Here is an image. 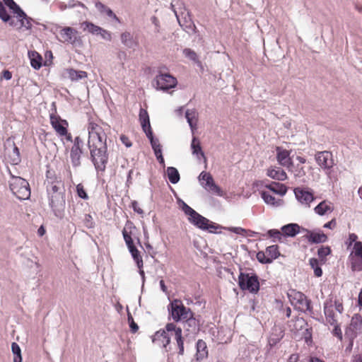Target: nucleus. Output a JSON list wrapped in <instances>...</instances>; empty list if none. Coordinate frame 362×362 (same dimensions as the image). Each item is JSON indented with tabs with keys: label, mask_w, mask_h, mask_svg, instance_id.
I'll return each mask as SVG.
<instances>
[{
	"label": "nucleus",
	"mask_w": 362,
	"mask_h": 362,
	"mask_svg": "<svg viewBox=\"0 0 362 362\" xmlns=\"http://www.w3.org/2000/svg\"><path fill=\"white\" fill-rule=\"evenodd\" d=\"M179 206L187 216L188 221L196 228L211 233L221 234L222 226L217 224L202 216L184 201H178Z\"/></svg>",
	"instance_id": "nucleus-1"
},
{
	"label": "nucleus",
	"mask_w": 362,
	"mask_h": 362,
	"mask_svg": "<svg viewBox=\"0 0 362 362\" xmlns=\"http://www.w3.org/2000/svg\"><path fill=\"white\" fill-rule=\"evenodd\" d=\"M174 335L179 348V354L184 353V342L182 337V329L174 323H168L165 329L157 331L152 336V341L160 347L165 348L170 341V337Z\"/></svg>",
	"instance_id": "nucleus-2"
},
{
	"label": "nucleus",
	"mask_w": 362,
	"mask_h": 362,
	"mask_svg": "<svg viewBox=\"0 0 362 362\" xmlns=\"http://www.w3.org/2000/svg\"><path fill=\"white\" fill-rule=\"evenodd\" d=\"M0 19L14 28L23 27V9L13 0L0 1Z\"/></svg>",
	"instance_id": "nucleus-3"
},
{
	"label": "nucleus",
	"mask_w": 362,
	"mask_h": 362,
	"mask_svg": "<svg viewBox=\"0 0 362 362\" xmlns=\"http://www.w3.org/2000/svg\"><path fill=\"white\" fill-rule=\"evenodd\" d=\"M88 132L87 146L88 148L106 147L107 134L103 125L89 119L86 125Z\"/></svg>",
	"instance_id": "nucleus-4"
},
{
	"label": "nucleus",
	"mask_w": 362,
	"mask_h": 362,
	"mask_svg": "<svg viewBox=\"0 0 362 362\" xmlns=\"http://www.w3.org/2000/svg\"><path fill=\"white\" fill-rule=\"evenodd\" d=\"M170 315L176 322L186 320L189 324H196L193 313L180 300L175 299L170 303Z\"/></svg>",
	"instance_id": "nucleus-5"
},
{
	"label": "nucleus",
	"mask_w": 362,
	"mask_h": 362,
	"mask_svg": "<svg viewBox=\"0 0 362 362\" xmlns=\"http://www.w3.org/2000/svg\"><path fill=\"white\" fill-rule=\"evenodd\" d=\"M238 285L241 290L257 293L259 290L258 276L255 273L240 272L238 276Z\"/></svg>",
	"instance_id": "nucleus-6"
},
{
	"label": "nucleus",
	"mask_w": 362,
	"mask_h": 362,
	"mask_svg": "<svg viewBox=\"0 0 362 362\" xmlns=\"http://www.w3.org/2000/svg\"><path fill=\"white\" fill-rule=\"evenodd\" d=\"M90 158L97 172H104L108 160L107 146L89 148Z\"/></svg>",
	"instance_id": "nucleus-7"
},
{
	"label": "nucleus",
	"mask_w": 362,
	"mask_h": 362,
	"mask_svg": "<svg viewBox=\"0 0 362 362\" xmlns=\"http://www.w3.org/2000/svg\"><path fill=\"white\" fill-rule=\"evenodd\" d=\"M50 124L63 142L64 140L69 142L72 141L71 134L68 132L69 124L66 120L62 119L59 116L51 115Z\"/></svg>",
	"instance_id": "nucleus-8"
},
{
	"label": "nucleus",
	"mask_w": 362,
	"mask_h": 362,
	"mask_svg": "<svg viewBox=\"0 0 362 362\" xmlns=\"http://www.w3.org/2000/svg\"><path fill=\"white\" fill-rule=\"evenodd\" d=\"M348 263L352 272L362 271V243H357L351 247Z\"/></svg>",
	"instance_id": "nucleus-9"
},
{
	"label": "nucleus",
	"mask_w": 362,
	"mask_h": 362,
	"mask_svg": "<svg viewBox=\"0 0 362 362\" xmlns=\"http://www.w3.org/2000/svg\"><path fill=\"white\" fill-rule=\"evenodd\" d=\"M288 298L291 305L296 309L303 312L311 310L310 302L303 293L296 290H291L288 293Z\"/></svg>",
	"instance_id": "nucleus-10"
},
{
	"label": "nucleus",
	"mask_w": 362,
	"mask_h": 362,
	"mask_svg": "<svg viewBox=\"0 0 362 362\" xmlns=\"http://www.w3.org/2000/svg\"><path fill=\"white\" fill-rule=\"evenodd\" d=\"M198 181L199 185L207 192L216 194L217 196L222 197L223 193L219 186H218L211 175L206 172L202 171L198 176Z\"/></svg>",
	"instance_id": "nucleus-11"
},
{
	"label": "nucleus",
	"mask_w": 362,
	"mask_h": 362,
	"mask_svg": "<svg viewBox=\"0 0 362 362\" xmlns=\"http://www.w3.org/2000/svg\"><path fill=\"white\" fill-rule=\"evenodd\" d=\"M362 333V316L358 314H354L349 326L345 330V337L349 339L351 344H353L354 340Z\"/></svg>",
	"instance_id": "nucleus-12"
},
{
	"label": "nucleus",
	"mask_w": 362,
	"mask_h": 362,
	"mask_svg": "<svg viewBox=\"0 0 362 362\" xmlns=\"http://www.w3.org/2000/svg\"><path fill=\"white\" fill-rule=\"evenodd\" d=\"M293 192L296 200L303 208H310L315 199L313 190L309 188L296 187Z\"/></svg>",
	"instance_id": "nucleus-13"
},
{
	"label": "nucleus",
	"mask_w": 362,
	"mask_h": 362,
	"mask_svg": "<svg viewBox=\"0 0 362 362\" xmlns=\"http://www.w3.org/2000/svg\"><path fill=\"white\" fill-rule=\"evenodd\" d=\"M177 21L180 25L188 33H196L197 27L194 25L189 12L185 8H181V11H175Z\"/></svg>",
	"instance_id": "nucleus-14"
},
{
	"label": "nucleus",
	"mask_w": 362,
	"mask_h": 362,
	"mask_svg": "<svg viewBox=\"0 0 362 362\" xmlns=\"http://www.w3.org/2000/svg\"><path fill=\"white\" fill-rule=\"evenodd\" d=\"M155 88L157 90L167 91L174 88L177 84V78L169 74H159L155 78Z\"/></svg>",
	"instance_id": "nucleus-15"
},
{
	"label": "nucleus",
	"mask_w": 362,
	"mask_h": 362,
	"mask_svg": "<svg viewBox=\"0 0 362 362\" xmlns=\"http://www.w3.org/2000/svg\"><path fill=\"white\" fill-rule=\"evenodd\" d=\"M80 28L84 32L93 35L100 36L103 39L110 40L111 34L109 31L94 23L85 21L80 23Z\"/></svg>",
	"instance_id": "nucleus-16"
},
{
	"label": "nucleus",
	"mask_w": 362,
	"mask_h": 362,
	"mask_svg": "<svg viewBox=\"0 0 362 362\" xmlns=\"http://www.w3.org/2000/svg\"><path fill=\"white\" fill-rule=\"evenodd\" d=\"M46 189L48 196L57 194V193H64L61 191L63 186L62 181L60 177H57L50 171L47 172V178L45 180Z\"/></svg>",
	"instance_id": "nucleus-17"
},
{
	"label": "nucleus",
	"mask_w": 362,
	"mask_h": 362,
	"mask_svg": "<svg viewBox=\"0 0 362 362\" xmlns=\"http://www.w3.org/2000/svg\"><path fill=\"white\" fill-rule=\"evenodd\" d=\"M59 35L60 40L64 43L74 45L81 42V38L78 32L71 27L63 28L60 30Z\"/></svg>",
	"instance_id": "nucleus-18"
},
{
	"label": "nucleus",
	"mask_w": 362,
	"mask_h": 362,
	"mask_svg": "<svg viewBox=\"0 0 362 362\" xmlns=\"http://www.w3.org/2000/svg\"><path fill=\"white\" fill-rule=\"evenodd\" d=\"M49 204L52 208L54 215L57 217H62L65 208L64 193H57L48 196Z\"/></svg>",
	"instance_id": "nucleus-19"
},
{
	"label": "nucleus",
	"mask_w": 362,
	"mask_h": 362,
	"mask_svg": "<svg viewBox=\"0 0 362 362\" xmlns=\"http://www.w3.org/2000/svg\"><path fill=\"white\" fill-rule=\"evenodd\" d=\"M5 155L11 165H16L21 162L19 148L11 139L5 143Z\"/></svg>",
	"instance_id": "nucleus-20"
},
{
	"label": "nucleus",
	"mask_w": 362,
	"mask_h": 362,
	"mask_svg": "<svg viewBox=\"0 0 362 362\" xmlns=\"http://www.w3.org/2000/svg\"><path fill=\"white\" fill-rule=\"evenodd\" d=\"M82 146V139L79 136H76L74 140V144L70 152L71 160L74 167H78L81 165V157L83 153Z\"/></svg>",
	"instance_id": "nucleus-21"
},
{
	"label": "nucleus",
	"mask_w": 362,
	"mask_h": 362,
	"mask_svg": "<svg viewBox=\"0 0 362 362\" xmlns=\"http://www.w3.org/2000/svg\"><path fill=\"white\" fill-rule=\"evenodd\" d=\"M315 158L318 165L324 170H329L334 165L332 153L327 151L317 153Z\"/></svg>",
	"instance_id": "nucleus-22"
},
{
	"label": "nucleus",
	"mask_w": 362,
	"mask_h": 362,
	"mask_svg": "<svg viewBox=\"0 0 362 362\" xmlns=\"http://www.w3.org/2000/svg\"><path fill=\"white\" fill-rule=\"evenodd\" d=\"M9 174L11 176V180L9 182L11 191L17 197V199L23 200L21 192V189L23 187V177L13 173L11 170H9Z\"/></svg>",
	"instance_id": "nucleus-23"
},
{
	"label": "nucleus",
	"mask_w": 362,
	"mask_h": 362,
	"mask_svg": "<svg viewBox=\"0 0 362 362\" xmlns=\"http://www.w3.org/2000/svg\"><path fill=\"white\" fill-rule=\"evenodd\" d=\"M276 158L278 163L286 168L292 167L293 161L290 156L291 152L282 147L277 146L276 148Z\"/></svg>",
	"instance_id": "nucleus-24"
},
{
	"label": "nucleus",
	"mask_w": 362,
	"mask_h": 362,
	"mask_svg": "<svg viewBox=\"0 0 362 362\" xmlns=\"http://www.w3.org/2000/svg\"><path fill=\"white\" fill-rule=\"evenodd\" d=\"M190 148L192 155L196 157L198 162L204 163L206 167L207 159L201 146L200 141L196 136H193Z\"/></svg>",
	"instance_id": "nucleus-25"
},
{
	"label": "nucleus",
	"mask_w": 362,
	"mask_h": 362,
	"mask_svg": "<svg viewBox=\"0 0 362 362\" xmlns=\"http://www.w3.org/2000/svg\"><path fill=\"white\" fill-rule=\"evenodd\" d=\"M305 231V238L311 243H322L327 240V236L321 230H309L302 228Z\"/></svg>",
	"instance_id": "nucleus-26"
},
{
	"label": "nucleus",
	"mask_w": 362,
	"mask_h": 362,
	"mask_svg": "<svg viewBox=\"0 0 362 362\" xmlns=\"http://www.w3.org/2000/svg\"><path fill=\"white\" fill-rule=\"evenodd\" d=\"M275 194L266 190L260 192V195L264 203L272 207H279L284 204V200L279 197H276Z\"/></svg>",
	"instance_id": "nucleus-27"
},
{
	"label": "nucleus",
	"mask_w": 362,
	"mask_h": 362,
	"mask_svg": "<svg viewBox=\"0 0 362 362\" xmlns=\"http://www.w3.org/2000/svg\"><path fill=\"white\" fill-rule=\"evenodd\" d=\"M334 209V205L331 202L323 200L320 202L313 210L317 215L323 216L332 213Z\"/></svg>",
	"instance_id": "nucleus-28"
},
{
	"label": "nucleus",
	"mask_w": 362,
	"mask_h": 362,
	"mask_svg": "<svg viewBox=\"0 0 362 362\" xmlns=\"http://www.w3.org/2000/svg\"><path fill=\"white\" fill-rule=\"evenodd\" d=\"M64 77L68 78L73 82H76L86 78L88 77V74L84 71H79L72 68H69L64 70Z\"/></svg>",
	"instance_id": "nucleus-29"
},
{
	"label": "nucleus",
	"mask_w": 362,
	"mask_h": 362,
	"mask_svg": "<svg viewBox=\"0 0 362 362\" xmlns=\"http://www.w3.org/2000/svg\"><path fill=\"white\" fill-rule=\"evenodd\" d=\"M266 174L270 178L279 181H284L288 177L286 173L278 166L269 167L267 168Z\"/></svg>",
	"instance_id": "nucleus-30"
},
{
	"label": "nucleus",
	"mask_w": 362,
	"mask_h": 362,
	"mask_svg": "<svg viewBox=\"0 0 362 362\" xmlns=\"http://www.w3.org/2000/svg\"><path fill=\"white\" fill-rule=\"evenodd\" d=\"M185 117L190 127L192 134L194 135L197 129L198 112L194 109L187 110Z\"/></svg>",
	"instance_id": "nucleus-31"
},
{
	"label": "nucleus",
	"mask_w": 362,
	"mask_h": 362,
	"mask_svg": "<svg viewBox=\"0 0 362 362\" xmlns=\"http://www.w3.org/2000/svg\"><path fill=\"white\" fill-rule=\"evenodd\" d=\"M300 226L297 223H288L281 228L284 237L293 238L300 233Z\"/></svg>",
	"instance_id": "nucleus-32"
},
{
	"label": "nucleus",
	"mask_w": 362,
	"mask_h": 362,
	"mask_svg": "<svg viewBox=\"0 0 362 362\" xmlns=\"http://www.w3.org/2000/svg\"><path fill=\"white\" fill-rule=\"evenodd\" d=\"M135 229L136 228L133 223L127 221L122 230L123 238L127 247L134 245L132 235Z\"/></svg>",
	"instance_id": "nucleus-33"
},
{
	"label": "nucleus",
	"mask_w": 362,
	"mask_h": 362,
	"mask_svg": "<svg viewBox=\"0 0 362 362\" xmlns=\"http://www.w3.org/2000/svg\"><path fill=\"white\" fill-rule=\"evenodd\" d=\"M265 187L269 190L268 192L279 195V197H283L287 192L286 187L279 182H272Z\"/></svg>",
	"instance_id": "nucleus-34"
},
{
	"label": "nucleus",
	"mask_w": 362,
	"mask_h": 362,
	"mask_svg": "<svg viewBox=\"0 0 362 362\" xmlns=\"http://www.w3.org/2000/svg\"><path fill=\"white\" fill-rule=\"evenodd\" d=\"M324 313L327 322L331 325H335L337 322V320L334 313L332 301H330V303H325Z\"/></svg>",
	"instance_id": "nucleus-35"
},
{
	"label": "nucleus",
	"mask_w": 362,
	"mask_h": 362,
	"mask_svg": "<svg viewBox=\"0 0 362 362\" xmlns=\"http://www.w3.org/2000/svg\"><path fill=\"white\" fill-rule=\"evenodd\" d=\"M222 230H225L236 235H238L243 238L253 237L255 233L250 230H247L241 227H225L222 226Z\"/></svg>",
	"instance_id": "nucleus-36"
},
{
	"label": "nucleus",
	"mask_w": 362,
	"mask_h": 362,
	"mask_svg": "<svg viewBox=\"0 0 362 362\" xmlns=\"http://www.w3.org/2000/svg\"><path fill=\"white\" fill-rule=\"evenodd\" d=\"M139 117L143 131L144 132H147L148 130H152L150 124L149 116L148 112L145 109H140Z\"/></svg>",
	"instance_id": "nucleus-37"
},
{
	"label": "nucleus",
	"mask_w": 362,
	"mask_h": 362,
	"mask_svg": "<svg viewBox=\"0 0 362 362\" xmlns=\"http://www.w3.org/2000/svg\"><path fill=\"white\" fill-rule=\"evenodd\" d=\"M207 356L208 350L206 343L202 339L198 340L197 342V360H202L206 358Z\"/></svg>",
	"instance_id": "nucleus-38"
},
{
	"label": "nucleus",
	"mask_w": 362,
	"mask_h": 362,
	"mask_svg": "<svg viewBox=\"0 0 362 362\" xmlns=\"http://www.w3.org/2000/svg\"><path fill=\"white\" fill-rule=\"evenodd\" d=\"M28 57L30 61V65L35 69H39L42 65V58L36 52H28Z\"/></svg>",
	"instance_id": "nucleus-39"
},
{
	"label": "nucleus",
	"mask_w": 362,
	"mask_h": 362,
	"mask_svg": "<svg viewBox=\"0 0 362 362\" xmlns=\"http://www.w3.org/2000/svg\"><path fill=\"white\" fill-rule=\"evenodd\" d=\"M132 257L133 258L134 261L136 262L137 267L139 269H141L144 266V262L142 257L140 255V252L136 249V247L132 245L127 247Z\"/></svg>",
	"instance_id": "nucleus-40"
},
{
	"label": "nucleus",
	"mask_w": 362,
	"mask_h": 362,
	"mask_svg": "<svg viewBox=\"0 0 362 362\" xmlns=\"http://www.w3.org/2000/svg\"><path fill=\"white\" fill-rule=\"evenodd\" d=\"M166 174L169 181L172 184H176L180 181V173L175 168L168 167L166 170Z\"/></svg>",
	"instance_id": "nucleus-41"
},
{
	"label": "nucleus",
	"mask_w": 362,
	"mask_h": 362,
	"mask_svg": "<svg viewBox=\"0 0 362 362\" xmlns=\"http://www.w3.org/2000/svg\"><path fill=\"white\" fill-rule=\"evenodd\" d=\"M265 252L269 259L271 260V263L273 262V260L277 259L280 256L279 247L276 245L268 246L266 248Z\"/></svg>",
	"instance_id": "nucleus-42"
},
{
	"label": "nucleus",
	"mask_w": 362,
	"mask_h": 362,
	"mask_svg": "<svg viewBox=\"0 0 362 362\" xmlns=\"http://www.w3.org/2000/svg\"><path fill=\"white\" fill-rule=\"evenodd\" d=\"M310 265L314 271V274L317 277H320L322 275V270L321 265L323 264L322 262L320 261L316 258H311L309 260Z\"/></svg>",
	"instance_id": "nucleus-43"
},
{
	"label": "nucleus",
	"mask_w": 362,
	"mask_h": 362,
	"mask_svg": "<svg viewBox=\"0 0 362 362\" xmlns=\"http://www.w3.org/2000/svg\"><path fill=\"white\" fill-rule=\"evenodd\" d=\"M95 7L100 13H105L108 16L113 18L116 21H119L118 18L117 16L113 13V11L107 7L105 5L102 4L100 1H97L95 3Z\"/></svg>",
	"instance_id": "nucleus-44"
},
{
	"label": "nucleus",
	"mask_w": 362,
	"mask_h": 362,
	"mask_svg": "<svg viewBox=\"0 0 362 362\" xmlns=\"http://www.w3.org/2000/svg\"><path fill=\"white\" fill-rule=\"evenodd\" d=\"M11 351L14 356L13 362H22L21 349L17 343L13 342L11 344Z\"/></svg>",
	"instance_id": "nucleus-45"
},
{
	"label": "nucleus",
	"mask_w": 362,
	"mask_h": 362,
	"mask_svg": "<svg viewBox=\"0 0 362 362\" xmlns=\"http://www.w3.org/2000/svg\"><path fill=\"white\" fill-rule=\"evenodd\" d=\"M183 54L185 57L194 62L198 66H202L201 62L199 61L197 54L193 50L189 48H186L183 50Z\"/></svg>",
	"instance_id": "nucleus-46"
},
{
	"label": "nucleus",
	"mask_w": 362,
	"mask_h": 362,
	"mask_svg": "<svg viewBox=\"0 0 362 362\" xmlns=\"http://www.w3.org/2000/svg\"><path fill=\"white\" fill-rule=\"evenodd\" d=\"M331 252V249L328 246H322L320 248H319L317 251V255L321 259V262L322 263L325 262L326 257L329 255Z\"/></svg>",
	"instance_id": "nucleus-47"
},
{
	"label": "nucleus",
	"mask_w": 362,
	"mask_h": 362,
	"mask_svg": "<svg viewBox=\"0 0 362 362\" xmlns=\"http://www.w3.org/2000/svg\"><path fill=\"white\" fill-rule=\"evenodd\" d=\"M267 234L268 235L273 238V241L274 242H276V241H281L282 238H283V233H282V231L281 230H279L277 229H271V230H269L267 231Z\"/></svg>",
	"instance_id": "nucleus-48"
},
{
	"label": "nucleus",
	"mask_w": 362,
	"mask_h": 362,
	"mask_svg": "<svg viewBox=\"0 0 362 362\" xmlns=\"http://www.w3.org/2000/svg\"><path fill=\"white\" fill-rule=\"evenodd\" d=\"M147 138L149 139L151 147L153 149L157 148L161 145L160 144L159 140L156 138L153 137V132L152 130H148V132H145Z\"/></svg>",
	"instance_id": "nucleus-49"
},
{
	"label": "nucleus",
	"mask_w": 362,
	"mask_h": 362,
	"mask_svg": "<svg viewBox=\"0 0 362 362\" xmlns=\"http://www.w3.org/2000/svg\"><path fill=\"white\" fill-rule=\"evenodd\" d=\"M288 170L293 174V175L296 177H302L303 176L305 175V170L303 169V167H300V166H293V165L292 164V167H291L290 168H288Z\"/></svg>",
	"instance_id": "nucleus-50"
},
{
	"label": "nucleus",
	"mask_w": 362,
	"mask_h": 362,
	"mask_svg": "<svg viewBox=\"0 0 362 362\" xmlns=\"http://www.w3.org/2000/svg\"><path fill=\"white\" fill-rule=\"evenodd\" d=\"M257 259L262 264H270L271 260L269 259L266 252L259 251L256 255Z\"/></svg>",
	"instance_id": "nucleus-51"
},
{
	"label": "nucleus",
	"mask_w": 362,
	"mask_h": 362,
	"mask_svg": "<svg viewBox=\"0 0 362 362\" xmlns=\"http://www.w3.org/2000/svg\"><path fill=\"white\" fill-rule=\"evenodd\" d=\"M358 235L355 233H350L349 235V238L346 242V245L348 247H352L354 245H356L357 243H362V241L358 240Z\"/></svg>",
	"instance_id": "nucleus-52"
},
{
	"label": "nucleus",
	"mask_w": 362,
	"mask_h": 362,
	"mask_svg": "<svg viewBox=\"0 0 362 362\" xmlns=\"http://www.w3.org/2000/svg\"><path fill=\"white\" fill-rule=\"evenodd\" d=\"M76 192H77V194L78 196L83 199H88V196L83 187V185L82 184H78L76 185Z\"/></svg>",
	"instance_id": "nucleus-53"
},
{
	"label": "nucleus",
	"mask_w": 362,
	"mask_h": 362,
	"mask_svg": "<svg viewBox=\"0 0 362 362\" xmlns=\"http://www.w3.org/2000/svg\"><path fill=\"white\" fill-rule=\"evenodd\" d=\"M84 226L88 228H92L95 226L93 218L91 215L86 214L83 219Z\"/></svg>",
	"instance_id": "nucleus-54"
},
{
	"label": "nucleus",
	"mask_w": 362,
	"mask_h": 362,
	"mask_svg": "<svg viewBox=\"0 0 362 362\" xmlns=\"http://www.w3.org/2000/svg\"><path fill=\"white\" fill-rule=\"evenodd\" d=\"M128 322L129 324V327L131 329V331L133 333H135L139 329V326L136 325V323L134 321V319L130 313L128 314Z\"/></svg>",
	"instance_id": "nucleus-55"
},
{
	"label": "nucleus",
	"mask_w": 362,
	"mask_h": 362,
	"mask_svg": "<svg viewBox=\"0 0 362 362\" xmlns=\"http://www.w3.org/2000/svg\"><path fill=\"white\" fill-rule=\"evenodd\" d=\"M34 23V21L28 18L26 14L24 13V28L28 30H31Z\"/></svg>",
	"instance_id": "nucleus-56"
},
{
	"label": "nucleus",
	"mask_w": 362,
	"mask_h": 362,
	"mask_svg": "<svg viewBox=\"0 0 362 362\" xmlns=\"http://www.w3.org/2000/svg\"><path fill=\"white\" fill-rule=\"evenodd\" d=\"M334 328L333 329V334L334 335H335L336 337H338V339L341 341L342 339H343V335H342V332H341V330L340 329V327H339V325H337V323L334 325Z\"/></svg>",
	"instance_id": "nucleus-57"
},
{
	"label": "nucleus",
	"mask_w": 362,
	"mask_h": 362,
	"mask_svg": "<svg viewBox=\"0 0 362 362\" xmlns=\"http://www.w3.org/2000/svg\"><path fill=\"white\" fill-rule=\"evenodd\" d=\"M120 140L127 148H129L132 146V143L131 142L129 139L125 135H121Z\"/></svg>",
	"instance_id": "nucleus-58"
},
{
	"label": "nucleus",
	"mask_w": 362,
	"mask_h": 362,
	"mask_svg": "<svg viewBox=\"0 0 362 362\" xmlns=\"http://www.w3.org/2000/svg\"><path fill=\"white\" fill-rule=\"evenodd\" d=\"M337 226V221L335 218H332L331 221L325 223L323 226L324 228L334 229Z\"/></svg>",
	"instance_id": "nucleus-59"
},
{
	"label": "nucleus",
	"mask_w": 362,
	"mask_h": 362,
	"mask_svg": "<svg viewBox=\"0 0 362 362\" xmlns=\"http://www.w3.org/2000/svg\"><path fill=\"white\" fill-rule=\"evenodd\" d=\"M132 36L131 35L130 33H128V32H125V33H123L122 35H121V40H122V43H127L131 39H132Z\"/></svg>",
	"instance_id": "nucleus-60"
},
{
	"label": "nucleus",
	"mask_w": 362,
	"mask_h": 362,
	"mask_svg": "<svg viewBox=\"0 0 362 362\" xmlns=\"http://www.w3.org/2000/svg\"><path fill=\"white\" fill-rule=\"evenodd\" d=\"M46 60L44 62L45 66H49L52 64V53L51 51H47L45 52Z\"/></svg>",
	"instance_id": "nucleus-61"
},
{
	"label": "nucleus",
	"mask_w": 362,
	"mask_h": 362,
	"mask_svg": "<svg viewBox=\"0 0 362 362\" xmlns=\"http://www.w3.org/2000/svg\"><path fill=\"white\" fill-rule=\"evenodd\" d=\"M132 207L133 210L139 214H143L144 211L139 207V204L136 201H133L132 202Z\"/></svg>",
	"instance_id": "nucleus-62"
},
{
	"label": "nucleus",
	"mask_w": 362,
	"mask_h": 362,
	"mask_svg": "<svg viewBox=\"0 0 362 362\" xmlns=\"http://www.w3.org/2000/svg\"><path fill=\"white\" fill-rule=\"evenodd\" d=\"M334 307H335V310L339 313H342L343 310H344V308H343V305L341 302L338 301V300H335L334 301Z\"/></svg>",
	"instance_id": "nucleus-63"
},
{
	"label": "nucleus",
	"mask_w": 362,
	"mask_h": 362,
	"mask_svg": "<svg viewBox=\"0 0 362 362\" xmlns=\"http://www.w3.org/2000/svg\"><path fill=\"white\" fill-rule=\"evenodd\" d=\"M351 362H362V354H356L354 356Z\"/></svg>",
	"instance_id": "nucleus-64"
}]
</instances>
